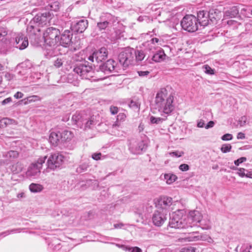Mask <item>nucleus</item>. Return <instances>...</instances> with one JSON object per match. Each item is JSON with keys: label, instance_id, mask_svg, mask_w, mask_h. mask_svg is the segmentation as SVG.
Here are the masks:
<instances>
[{"label": "nucleus", "instance_id": "nucleus-56", "mask_svg": "<svg viewBox=\"0 0 252 252\" xmlns=\"http://www.w3.org/2000/svg\"><path fill=\"white\" fill-rule=\"evenodd\" d=\"M181 252H195L193 248L189 247V248H185L182 249Z\"/></svg>", "mask_w": 252, "mask_h": 252}, {"label": "nucleus", "instance_id": "nucleus-27", "mask_svg": "<svg viewBox=\"0 0 252 252\" xmlns=\"http://www.w3.org/2000/svg\"><path fill=\"white\" fill-rule=\"evenodd\" d=\"M60 131L52 132L49 136V140L53 145H56L58 142L61 140Z\"/></svg>", "mask_w": 252, "mask_h": 252}, {"label": "nucleus", "instance_id": "nucleus-17", "mask_svg": "<svg viewBox=\"0 0 252 252\" xmlns=\"http://www.w3.org/2000/svg\"><path fill=\"white\" fill-rule=\"evenodd\" d=\"M73 33L72 32L69 30H65L62 34L60 43L63 47H68L72 43Z\"/></svg>", "mask_w": 252, "mask_h": 252}, {"label": "nucleus", "instance_id": "nucleus-34", "mask_svg": "<svg viewBox=\"0 0 252 252\" xmlns=\"http://www.w3.org/2000/svg\"><path fill=\"white\" fill-rule=\"evenodd\" d=\"M39 99H40L39 96L37 95H32L27 97V98H25V99L22 100L21 101H23L25 104H28L31 102L39 100Z\"/></svg>", "mask_w": 252, "mask_h": 252}, {"label": "nucleus", "instance_id": "nucleus-10", "mask_svg": "<svg viewBox=\"0 0 252 252\" xmlns=\"http://www.w3.org/2000/svg\"><path fill=\"white\" fill-rule=\"evenodd\" d=\"M116 22L115 17L110 13H103L99 17V21L97 23V27L99 31L106 30L111 27Z\"/></svg>", "mask_w": 252, "mask_h": 252}, {"label": "nucleus", "instance_id": "nucleus-51", "mask_svg": "<svg viewBox=\"0 0 252 252\" xmlns=\"http://www.w3.org/2000/svg\"><path fill=\"white\" fill-rule=\"evenodd\" d=\"M238 174L241 177H245L246 170L243 168H238Z\"/></svg>", "mask_w": 252, "mask_h": 252}, {"label": "nucleus", "instance_id": "nucleus-16", "mask_svg": "<svg viewBox=\"0 0 252 252\" xmlns=\"http://www.w3.org/2000/svg\"><path fill=\"white\" fill-rule=\"evenodd\" d=\"M117 63L113 60H108L100 65V69L105 73H109L112 71L117 72Z\"/></svg>", "mask_w": 252, "mask_h": 252}, {"label": "nucleus", "instance_id": "nucleus-22", "mask_svg": "<svg viewBox=\"0 0 252 252\" xmlns=\"http://www.w3.org/2000/svg\"><path fill=\"white\" fill-rule=\"evenodd\" d=\"M84 120V127L83 128L85 130L93 128L97 123L95 117L94 116L89 117L86 115Z\"/></svg>", "mask_w": 252, "mask_h": 252}, {"label": "nucleus", "instance_id": "nucleus-38", "mask_svg": "<svg viewBox=\"0 0 252 252\" xmlns=\"http://www.w3.org/2000/svg\"><path fill=\"white\" fill-rule=\"evenodd\" d=\"M204 71L206 74L213 75L215 73V70L212 69L209 65L205 64L203 66Z\"/></svg>", "mask_w": 252, "mask_h": 252}, {"label": "nucleus", "instance_id": "nucleus-30", "mask_svg": "<svg viewBox=\"0 0 252 252\" xmlns=\"http://www.w3.org/2000/svg\"><path fill=\"white\" fill-rule=\"evenodd\" d=\"M60 136L62 141L70 140L72 137V133L70 131L64 130L62 132H60Z\"/></svg>", "mask_w": 252, "mask_h": 252}, {"label": "nucleus", "instance_id": "nucleus-42", "mask_svg": "<svg viewBox=\"0 0 252 252\" xmlns=\"http://www.w3.org/2000/svg\"><path fill=\"white\" fill-rule=\"evenodd\" d=\"M232 146L229 144H224L222 145L220 150L223 153L229 152L231 151Z\"/></svg>", "mask_w": 252, "mask_h": 252}, {"label": "nucleus", "instance_id": "nucleus-43", "mask_svg": "<svg viewBox=\"0 0 252 252\" xmlns=\"http://www.w3.org/2000/svg\"><path fill=\"white\" fill-rule=\"evenodd\" d=\"M184 154V152L176 151L174 152L169 153V155L171 157H174L176 158H180Z\"/></svg>", "mask_w": 252, "mask_h": 252}, {"label": "nucleus", "instance_id": "nucleus-28", "mask_svg": "<svg viewBox=\"0 0 252 252\" xmlns=\"http://www.w3.org/2000/svg\"><path fill=\"white\" fill-rule=\"evenodd\" d=\"M17 123L13 119L4 118L0 120V127H5L11 125H16Z\"/></svg>", "mask_w": 252, "mask_h": 252}, {"label": "nucleus", "instance_id": "nucleus-48", "mask_svg": "<svg viewBox=\"0 0 252 252\" xmlns=\"http://www.w3.org/2000/svg\"><path fill=\"white\" fill-rule=\"evenodd\" d=\"M247 160V158L246 157H241L238 159L234 161V164L236 166H238L240 163H242Z\"/></svg>", "mask_w": 252, "mask_h": 252}, {"label": "nucleus", "instance_id": "nucleus-5", "mask_svg": "<svg viewBox=\"0 0 252 252\" xmlns=\"http://www.w3.org/2000/svg\"><path fill=\"white\" fill-rule=\"evenodd\" d=\"M197 21L196 16L192 14L186 15L181 21V26L185 31L193 32L199 28Z\"/></svg>", "mask_w": 252, "mask_h": 252}, {"label": "nucleus", "instance_id": "nucleus-63", "mask_svg": "<svg viewBox=\"0 0 252 252\" xmlns=\"http://www.w3.org/2000/svg\"><path fill=\"white\" fill-rule=\"evenodd\" d=\"M159 41V39L158 38H153L151 39V40L150 41L151 43L155 45V43H158Z\"/></svg>", "mask_w": 252, "mask_h": 252}, {"label": "nucleus", "instance_id": "nucleus-33", "mask_svg": "<svg viewBox=\"0 0 252 252\" xmlns=\"http://www.w3.org/2000/svg\"><path fill=\"white\" fill-rule=\"evenodd\" d=\"M3 157L10 159H13L17 158L19 157V153L16 151H10L3 155Z\"/></svg>", "mask_w": 252, "mask_h": 252}, {"label": "nucleus", "instance_id": "nucleus-61", "mask_svg": "<svg viewBox=\"0 0 252 252\" xmlns=\"http://www.w3.org/2000/svg\"><path fill=\"white\" fill-rule=\"evenodd\" d=\"M12 101V98L9 97H8L5 99H4L2 102H1V104L2 105H5L6 104H7L8 103H10Z\"/></svg>", "mask_w": 252, "mask_h": 252}, {"label": "nucleus", "instance_id": "nucleus-58", "mask_svg": "<svg viewBox=\"0 0 252 252\" xmlns=\"http://www.w3.org/2000/svg\"><path fill=\"white\" fill-rule=\"evenodd\" d=\"M23 95L24 94L22 93L18 92L14 95V97L16 99H19L23 97Z\"/></svg>", "mask_w": 252, "mask_h": 252}, {"label": "nucleus", "instance_id": "nucleus-25", "mask_svg": "<svg viewBox=\"0 0 252 252\" xmlns=\"http://www.w3.org/2000/svg\"><path fill=\"white\" fill-rule=\"evenodd\" d=\"M188 218L190 219L193 222H200L201 220L202 216L199 211L193 210L189 212Z\"/></svg>", "mask_w": 252, "mask_h": 252}, {"label": "nucleus", "instance_id": "nucleus-14", "mask_svg": "<svg viewBox=\"0 0 252 252\" xmlns=\"http://www.w3.org/2000/svg\"><path fill=\"white\" fill-rule=\"evenodd\" d=\"M29 45L28 38L24 36L22 33L17 34L15 38L14 45L20 50L25 49Z\"/></svg>", "mask_w": 252, "mask_h": 252}, {"label": "nucleus", "instance_id": "nucleus-46", "mask_svg": "<svg viewBox=\"0 0 252 252\" xmlns=\"http://www.w3.org/2000/svg\"><path fill=\"white\" fill-rule=\"evenodd\" d=\"M233 136L231 134L226 133L224 134L221 138L223 141H228L232 139Z\"/></svg>", "mask_w": 252, "mask_h": 252}, {"label": "nucleus", "instance_id": "nucleus-15", "mask_svg": "<svg viewBox=\"0 0 252 252\" xmlns=\"http://www.w3.org/2000/svg\"><path fill=\"white\" fill-rule=\"evenodd\" d=\"M88 26V22L86 19H80L74 22L71 25L72 31L77 33L83 32Z\"/></svg>", "mask_w": 252, "mask_h": 252}, {"label": "nucleus", "instance_id": "nucleus-1", "mask_svg": "<svg viewBox=\"0 0 252 252\" xmlns=\"http://www.w3.org/2000/svg\"><path fill=\"white\" fill-rule=\"evenodd\" d=\"M54 14L52 11H47L45 9L38 13L30 22L27 28V32L31 40H36L39 37L38 32H40L39 27L49 23L54 17Z\"/></svg>", "mask_w": 252, "mask_h": 252}, {"label": "nucleus", "instance_id": "nucleus-21", "mask_svg": "<svg viewBox=\"0 0 252 252\" xmlns=\"http://www.w3.org/2000/svg\"><path fill=\"white\" fill-rule=\"evenodd\" d=\"M95 61L97 63L101 62L107 58L108 52L105 47H102L99 50L94 52Z\"/></svg>", "mask_w": 252, "mask_h": 252}, {"label": "nucleus", "instance_id": "nucleus-32", "mask_svg": "<svg viewBox=\"0 0 252 252\" xmlns=\"http://www.w3.org/2000/svg\"><path fill=\"white\" fill-rule=\"evenodd\" d=\"M164 179L166 180L167 184H171L176 180L177 177L173 174H165L164 175Z\"/></svg>", "mask_w": 252, "mask_h": 252}, {"label": "nucleus", "instance_id": "nucleus-40", "mask_svg": "<svg viewBox=\"0 0 252 252\" xmlns=\"http://www.w3.org/2000/svg\"><path fill=\"white\" fill-rule=\"evenodd\" d=\"M124 250L126 251H128L129 252H142V250L137 247H128L126 246H124Z\"/></svg>", "mask_w": 252, "mask_h": 252}, {"label": "nucleus", "instance_id": "nucleus-13", "mask_svg": "<svg viewBox=\"0 0 252 252\" xmlns=\"http://www.w3.org/2000/svg\"><path fill=\"white\" fill-rule=\"evenodd\" d=\"M146 147L144 142L141 140H131L128 145L130 153L136 155L140 154L146 149Z\"/></svg>", "mask_w": 252, "mask_h": 252}, {"label": "nucleus", "instance_id": "nucleus-50", "mask_svg": "<svg viewBox=\"0 0 252 252\" xmlns=\"http://www.w3.org/2000/svg\"><path fill=\"white\" fill-rule=\"evenodd\" d=\"M179 168L182 171H187L189 169V166L188 164L184 163L181 164L179 166Z\"/></svg>", "mask_w": 252, "mask_h": 252}, {"label": "nucleus", "instance_id": "nucleus-64", "mask_svg": "<svg viewBox=\"0 0 252 252\" xmlns=\"http://www.w3.org/2000/svg\"><path fill=\"white\" fill-rule=\"evenodd\" d=\"M246 172L245 177L247 178H252V171H248L246 170Z\"/></svg>", "mask_w": 252, "mask_h": 252}, {"label": "nucleus", "instance_id": "nucleus-4", "mask_svg": "<svg viewBox=\"0 0 252 252\" xmlns=\"http://www.w3.org/2000/svg\"><path fill=\"white\" fill-rule=\"evenodd\" d=\"M135 50L131 48H126L121 52L118 56L120 63L124 67L133 64L135 62Z\"/></svg>", "mask_w": 252, "mask_h": 252}, {"label": "nucleus", "instance_id": "nucleus-55", "mask_svg": "<svg viewBox=\"0 0 252 252\" xmlns=\"http://www.w3.org/2000/svg\"><path fill=\"white\" fill-rule=\"evenodd\" d=\"M101 156V153H94L92 155V157L94 159L98 160L100 158V157Z\"/></svg>", "mask_w": 252, "mask_h": 252}, {"label": "nucleus", "instance_id": "nucleus-24", "mask_svg": "<svg viewBox=\"0 0 252 252\" xmlns=\"http://www.w3.org/2000/svg\"><path fill=\"white\" fill-rule=\"evenodd\" d=\"M165 56L164 51L160 49L153 53L152 59L155 62H160L164 60Z\"/></svg>", "mask_w": 252, "mask_h": 252}, {"label": "nucleus", "instance_id": "nucleus-20", "mask_svg": "<svg viewBox=\"0 0 252 252\" xmlns=\"http://www.w3.org/2000/svg\"><path fill=\"white\" fill-rule=\"evenodd\" d=\"M172 198L168 196L161 197L158 201V205L160 206L158 208L168 210L169 212V207L172 204Z\"/></svg>", "mask_w": 252, "mask_h": 252}, {"label": "nucleus", "instance_id": "nucleus-49", "mask_svg": "<svg viewBox=\"0 0 252 252\" xmlns=\"http://www.w3.org/2000/svg\"><path fill=\"white\" fill-rule=\"evenodd\" d=\"M4 77L7 81H9L13 80L14 78L15 75L9 72H6L4 75Z\"/></svg>", "mask_w": 252, "mask_h": 252}, {"label": "nucleus", "instance_id": "nucleus-31", "mask_svg": "<svg viewBox=\"0 0 252 252\" xmlns=\"http://www.w3.org/2000/svg\"><path fill=\"white\" fill-rule=\"evenodd\" d=\"M30 190L32 192H38L43 189L42 186L40 184L32 183L29 187Z\"/></svg>", "mask_w": 252, "mask_h": 252}, {"label": "nucleus", "instance_id": "nucleus-59", "mask_svg": "<svg viewBox=\"0 0 252 252\" xmlns=\"http://www.w3.org/2000/svg\"><path fill=\"white\" fill-rule=\"evenodd\" d=\"M205 126L204 121L202 120L198 121L197 126L198 127H203Z\"/></svg>", "mask_w": 252, "mask_h": 252}, {"label": "nucleus", "instance_id": "nucleus-29", "mask_svg": "<svg viewBox=\"0 0 252 252\" xmlns=\"http://www.w3.org/2000/svg\"><path fill=\"white\" fill-rule=\"evenodd\" d=\"M45 9L47 11L55 12L59 9V2L57 1H53L47 5Z\"/></svg>", "mask_w": 252, "mask_h": 252}, {"label": "nucleus", "instance_id": "nucleus-9", "mask_svg": "<svg viewBox=\"0 0 252 252\" xmlns=\"http://www.w3.org/2000/svg\"><path fill=\"white\" fill-rule=\"evenodd\" d=\"M196 19L198 21V26L203 27L213 23L216 20L213 13H210L209 11L205 10L197 12Z\"/></svg>", "mask_w": 252, "mask_h": 252}, {"label": "nucleus", "instance_id": "nucleus-52", "mask_svg": "<svg viewBox=\"0 0 252 252\" xmlns=\"http://www.w3.org/2000/svg\"><path fill=\"white\" fill-rule=\"evenodd\" d=\"M126 118V115L124 113H119L117 117V121H124Z\"/></svg>", "mask_w": 252, "mask_h": 252}, {"label": "nucleus", "instance_id": "nucleus-6", "mask_svg": "<svg viewBox=\"0 0 252 252\" xmlns=\"http://www.w3.org/2000/svg\"><path fill=\"white\" fill-rule=\"evenodd\" d=\"M73 70L82 78L86 79H90L94 75V71L93 67L89 65L87 62L77 64L74 68Z\"/></svg>", "mask_w": 252, "mask_h": 252}, {"label": "nucleus", "instance_id": "nucleus-53", "mask_svg": "<svg viewBox=\"0 0 252 252\" xmlns=\"http://www.w3.org/2000/svg\"><path fill=\"white\" fill-rule=\"evenodd\" d=\"M110 111L112 115H115L118 112V108L117 106H111Z\"/></svg>", "mask_w": 252, "mask_h": 252}, {"label": "nucleus", "instance_id": "nucleus-7", "mask_svg": "<svg viewBox=\"0 0 252 252\" xmlns=\"http://www.w3.org/2000/svg\"><path fill=\"white\" fill-rule=\"evenodd\" d=\"M60 31L56 28L50 27L43 34L44 42L50 46L55 45L59 41Z\"/></svg>", "mask_w": 252, "mask_h": 252}, {"label": "nucleus", "instance_id": "nucleus-44", "mask_svg": "<svg viewBox=\"0 0 252 252\" xmlns=\"http://www.w3.org/2000/svg\"><path fill=\"white\" fill-rule=\"evenodd\" d=\"M242 6L240 5V7H241ZM240 11H241V14L244 16H245V17H250L249 15H248V14L247 13V12H250V9L248 8V7H240Z\"/></svg>", "mask_w": 252, "mask_h": 252}, {"label": "nucleus", "instance_id": "nucleus-11", "mask_svg": "<svg viewBox=\"0 0 252 252\" xmlns=\"http://www.w3.org/2000/svg\"><path fill=\"white\" fill-rule=\"evenodd\" d=\"M64 162V157L59 153L52 154L47 161V167L52 170L60 168Z\"/></svg>", "mask_w": 252, "mask_h": 252}, {"label": "nucleus", "instance_id": "nucleus-12", "mask_svg": "<svg viewBox=\"0 0 252 252\" xmlns=\"http://www.w3.org/2000/svg\"><path fill=\"white\" fill-rule=\"evenodd\" d=\"M168 214V210L158 208L153 215L152 220L154 224L157 226H161L166 220Z\"/></svg>", "mask_w": 252, "mask_h": 252}, {"label": "nucleus", "instance_id": "nucleus-54", "mask_svg": "<svg viewBox=\"0 0 252 252\" xmlns=\"http://www.w3.org/2000/svg\"><path fill=\"white\" fill-rule=\"evenodd\" d=\"M137 73L139 76L141 77L146 76L150 73L149 71H138Z\"/></svg>", "mask_w": 252, "mask_h": 252}, {"label": "nucleus", "instance_id": "nucleus-8", "mask_svg": "<svg viewBox=\"0 0 252 252\" xmlns=\"http://www.w3.org/2000/svg\"><path fill=\"white\" fill-rule=\"evenodd\" d=\"M46 156L39 158L36 162L32 163L28 168L26 172L27 177L32 178H36L40 173V169L43 164L45 162Z\"/></svg>", "mask_w": 252, "mask_h": 252}, {"label": "nucleus", "instance_id": "nucleus-19", "mask_svg": "<svg viewBox=\"0 0 252 252\" xmlns=\"http://www.w3.org/2000/svg\"><path fill=\"white\" fill-rule=\"evenodd\" d=\"M86 115L80 113L76 112L72 116L71 121L72 125H76L78 127L83 128L84 127V122Z\"/></svg>", "mask_w": 252, "mask_h": 252}, {"label": "nucleus", "instance_id": "nucleus-45", "mask_svg": "<svg viewBox=\"0 0 252 252\" xmlns=\"http://www.w3.org/2000/svg\"><path fill=\"white\" fill-rule=\"evenodd\" d=\"M63 63V61L62 59L58 58L54 62V65L56 68L61 67Z\"/></svg>", "mask_w": 252, "mask_h": 252}, {"label": "nucleus", "instance_id": "nucleus-39", "mask_svg": "<svg viewBox=\"0 0 252 252\" xmlns=\"http://www.w3.org/2000/svg\"><path fill=\"white\" fill-rule=\"evenodd\" d=\"M146 44H147V50L149 51L153 54L157 51V47L155 45L150 41H148Z\"/></svg>", "mask_w": 252, "mask_h": 252}, {"label": "nucleus", "instance_id": "nucleus-62", "mask_svg": "<svg viewBox=\"0 0 252 252\" xmlns=\"http://www.w3.org/2000/svg\"><path fill=\"white\" fill-rule=\"evenodd\" d=\"M237 138L238 139H244L245 138V135L244 133L239 132L237 134Z\"/></svg>", "mask_w": 252, "mask_h": 252}, {"label": "nucleus", "instance_id": "nucleus-3", "mask_svg": "<svg viewBox=\"0 0 252 252\" xmlns=\"http://www.w3.org/2000/svg\"><path fill=\"white\" fill-rule=\"evenodd\" d=\"M183 210H178L172 214L169 226L175 229L186 228L189 227L186 218L183 216Z\"/></svg>", "mask_w": 252, "mask_h": 252}, {"label": "nucleus", "instance_id": "nucleus-18", "mask_svg": "<svg viewBox=\"0 0 252 252\" xmlns=\"http://www.w3.org/2000/svg\"><path fill=\"white\" fill-rule=\"evenodd\" d=\"M8 30L6 28L0 27V48L4 47L10 42Z\"/></svg>", "mask_w": 252, "mask_h": 252}, {"label": "nucleus", "instance_id": "nucleus-23", "mask_svg": "<svg viewBox=\"0 0 252 252\" xmlns=\"http://www.w3.org/2000/svg\"><path fill=\"white\" fill-rule=\"evenodd\" d=\"M31 66V63L29 61H26L19 64L17 66V69L19 70L18 74L21 75H26L28 70L30 69Z\"/></svg>", "mask_w": 252, "mask_h": 252}, {"label": "nucleus", "instance_id": "nucleus-37", "mask_svg": "<svg viewBox=\"0 0 252 252\" xmlns=\"http://www.w3.org/2000/svg\"><path fill=\"white\" fill-rule=\"evenodd\" d=\"M165 119L159 117H155L153 116L150 117V122L152 124H160Z\"/></svg>", "mask_w": 252, "mask_h": 252}, {"label": "nucleus", "instance_id": "nucleus-57", "mask_svg": "<svg viewBox=\"0 0 252 252\" xmlns=\"http://www.w3.org/2000/svg\"><path fill=\"white\" fill-rule=\"evenodd\" d=\"M215 123L213 121L209 122L205 126V127L206 129L212 128L214 126Z\"/></svg>", "mask_w": 252, "mask_h": 252}, {"label": "nucleus", "instance_id": "nucleus-41", "mask_svg": "<svg viewBox=\"0 0 252 252\" xmlns=\"http://www.w3.org/2000/svg\"><path fill=\"white\" fill-rule=\"evenodd\" d=\"M129 106L133 109H139L140 103L137 101L131 100L129 103Z\"/></svg>", "mask_w": 252, "mask_h": 252}, {"label": "nucleus", "instance_id": "nucleus-60", "mask_svg": "<svg viewBox=\"0 0 252 252\" xmlns=\"http://www.w3.org/2000/svg\"><path fill=\"white\" fill-rule=\"evenodd\" d=\"M188 241H193L199 239L198 236L189 237L186 238Z\"/></svg>", "mask_w": 252, "mask_h": 252}, {"label": "nucleus", "instance_id": "nucleus-26", "mask_svg": "<svg viewBox=\"0 0 252 252\" xmlns=\"http://www.w3.org/2000/svg\"><path fill=\"white\" fill-rule=\"evenodd\" d=\"M240 9V5L233 6L229 10L225 11V17H229L231 18L236 17L239 13Z\"/></svg>", "mask_w": 252, "mask_h": 252}, {"label": "nucleus", "instance_id": "nucleus-35", "mask_svg": "<svg viewBox=\"0 0 252 252\" xmlns=\"http://www.w3.org/2000/svg\"><path fill=\"white\" fill-rule=\"evenodd\" d=\"M145 55L142 51L135 50V61H141L145 58Z\"/></svg>", "mask_w": 252, "mask_h": 252}, {"label": "nucleus", "instance_id": "nucleus-36", "mask_svg": "<svg viewBox=\"0 0 252 252\" xmlns=\"http://www.w3.org/2000/svg\"><path fill=\"white\" fill-rule=\"evenodd\" d=\"M89 166V165L88 163H83L82 164L80 165L76 168V172L78 173H81L87 171Z\"/></svg>", "mask_w": 252, "mask_h": 252}, {"label": "nucleus", "instance_id": "nucleus-2", "mask_svg": "<svg viewBox=\"0 0 252 252\" xmlns=\"http://www.w3.org/2000/svg\"><path fill=\"white\" fill-rule=\"evenodd\" d=\"M173 100V96L171 94L168 95V92L166 89H161L156 95L155 99L156 108L160 112L169 114L174 109Z\"/></svg>", "mask_w": 252, "mask_h": 252}, {"label": "nucleus", "instance_id": "nucleus-47", "mask_svg": "<svg viewBox=\"0 0 252 252\" xmlns=\"http://www.w3.org/2000/svg\"><path fill=\"white\" fill-rule=\"evenodd\" d=\"M247 120V117L245 116H243L239 120V121L238 122V124L240 126H245L246 125Z\"/></svg>", "mask_w": 252, "mask_h": 252}]
</instances>
